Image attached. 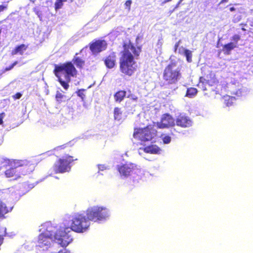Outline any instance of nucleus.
Masks as SVG:
<instances>
[{
  "instance_id": "obj_11",
  "label": "nucleus",
  "mask_w": 253,
  "mask_h": 253,
  "mask_svg": "<svg viewBox=\"0 0 253 253\" xmlns=\"http://www.w3.org/2000/svg\"><path fill=\"white\" fill-rule=\"evenodd\" d=\"M73 161L72 157L69 156H65L60 159L55 163L54 170L56 172L63 173L68 171L70 169V163Z\"/></svg>"
},
{
  "instance_id": "obj_3",
  "label": "nucleus",
  "mask_w": 253,
  "mask_h": 253,
  "mask_svg": "<svg viewBox=\"0 0 253 253\" xmlns=\"http://www.w3.org/2000/svg\"><path fill=\"white\" fill-rule=\"evenodd\" d=\"M140 52V48L138 47L136 48L130 43L127 46L125 45L124 50L120 59V69L123 73L129 76L132 75L137 65L132 53L134 55L138 56Z\"/></svg>"
},
{
  "instance_id": "obj_49",
  "label": "nucleus",
  "mask_w": 253,
  "mask_h": 253,
  "mask_svg": "<svg viewBox=\"0 0 253 253\" xmlns=\"http://www.w3.org/2000/svg\"><path fill=\"white\" fill-rule=\"evenodd\" d=\"M27 246H28V245L26 244V245H25V248H27V249H29L28 248V247H27Z\"/></svg>"
},
{
  "instance_id": "obj_48",
  "label": "nucleus",
  "mask_w": 253,
  "mask_h": 253,
  "mask_svg": "<svg viewBox=\"0 0 253 253\" xmlns=\"http://www.w3.org/2000/svg\"><path fill=\"white\" fill-rule=\"evenodd\" d=\"M171 0H165V1L166 2H168V1H171Z\"/></svg>"
},
{
  "instance_id": "obj_10",
  "label": "nucleus",
  "mask_w": 253,
  "mask_h": 253,
  "mask_svg": "<svg viewBox=\"0 0 253 253\" xmlns=\"http://www.w3.org/2000/svg\"><path fill=\"white\" fill-rule=\"evenodd\" d=\"M156 132L154 127L149 126L144 128H135L133 136L142 142L148 141L155 137Z\"/></svg>"
},
{
  "instance_id": "obj_4",
  "label": "nucleus",
  "mask_w": 253,
  "mask_h": 253,
  "mask_svg": "<svg viewBox=\"0 0 253 253\" xmlns=\"http://www.w3.org/2000/svg\"><path fill=\"white\" fill-rule=\"evenodd\" d=\"M54 72L60 84L66 90L69 87L68 83L70 81L71 77H74L77 74V71L71 62L56 66Z\"/></svg>"
},
{
  "instance_id": "obj_47",
  "label": "nucleus",
  "mask_w": 253,
  "mask_h": 253,
  "mask_svg": "<svg viewBox=\"0 0 253 253\" xmlns=\"http://www.w3.org/2000/svg\"><path fill=\"white\" fill-rule=\"evenodd\" d=\"M13 189H14V188H13V187L10 188V191H13Z\"/></svg>"
},
{
  "instance_id": "obj_1",
  "label": "nucleus",
  "mask_w": 253,
  "mask_h": 253,
  "mask_svg": "<svg viewBox=\"0 0 253 253\" xmlns=\"http://www.w3.org/2000/svg\"><path fill=\"white\" fill-rule=\"evenodd\" d=\"M90 222L86 215L77 214L66 217L59 225V230L56 234V241L63 245H68L73 241L72 231L78 233L87 231Z\"/></svg>"
},
{
  "instance_id": "obj_23",
  "label": "nucleus",
  "mask_w": 253,
  "mask_h": 253,
  "mask_svg": "<svg viewBox=\"0 0 253 253\" xmlns=\"http://www.w3.org/2000/svg\"><path fill=\"white\" fill-rule=\"evenodd\" d=\"M180 42V41H179L175 43L174 45V51L175 52H178L179 54L184 55L188 49H185L183 46H181L178 48Z\"/></svg>"
},
{
  "instance_id": "obj_30",
  "label": "nucleus",
  "mask_w": 253,
  "mask_h": 253,
  "mask_svg": "<svg viewBox=\"0 0 253 253\" xmlns=\"http://www.w3.org/2000/svg\"><path fill=\"white\" fill-rule=\"evenodd\" d=\"M184 56L186 57V60L188 62H191L192 61V52L189 50H187Z\"/></svg>"
},
{
  "instance_id": "obj_37",
  "label": "nucleus",
  "mask_w": 253,
  "mask_h": 253,
  "mask_svg": "<svg viewBox=\"0 0 253 253\" xmlns=\"http://www.w3.org/2000/svg\"><path fill=\"white\" fill-rule=\"evenodd\" d=\"M163 43L162 39H159L157 43V46L158 48H160L162 47Z\"/></svg>"
},
{
  "instance_id": "obj_32",
  "label": "nucleus",
  "mask_w": 253,
  "mask_h": 253,
  "mask_svg": "<svg viewBox=\"0 0 253 253\" xmlns=\"http://www.w3.org/2000/svg\"><path fill=\"white\" fill-rule=\"evenodd\" d=\"M64 97V95L60 92L58 91L56 95V98L57 101H61L62 99Z\"/></svg>"
},
{
  "instance_id": "obj_22",
  "label": "nucleus",
  "mask_w": 253,
  "mask_h": 253,
  "mask_svg": "<svg viewBox=\"0 0 253 253\" xmlns=\"http://www.w3.org/2000/svg\"><path fill=\"white\" fill-rule=\"evenodd\" d=\"M126 95V91L123 90L119 91L115 94V99L116 101L120 102L123 100Z\"/></svg>"
},
{
  "instance_id": "obj_21",
  "label": "nucleus",
  "mask_w": 253,
  "mask_h": 253,
  "mask_svg": "<svg viewBox=\"0 0 253 253\" xmlns=\"http://www.w3.org/2000/svg\"><path fill=\"white\" fill-rule=\"evenodd\" d=\"M224 103L227 106H231L235 101L234 97L230 96L229 95H225L223 97Z\"/></svg>"
},
{
  "instance_id": "obj_20",
  "label": "nucleus",
  "mask_w": 253,
  "mask_h": 253,
  "mask_svg": "<svg viewBox=\"0 0 253 253\" xmlns=\"http://www.w3.org/2000/svg\"><path fill=\"white\" fill-rule=\"evenodd\" d=\"M236 47H237V45H236V43H235L234 42H231L228 44H225L223 46V50L225 53H226L227 54H229L230 53V51Z\"/></svg>"
},
{
  "instance_id": "obj_6",
  "label": "nucleus",
  "mask_w": 253,
  "mask_h": 253,
  "mask_svg": "<svg viewBox=\"0 0 253 253\" xmlns=\"http://www.w3.org/2000/svg\"><path fill=\"white\" fill-rule=\"evenodd\" d=\"M86 215L89 221L101 223L107 221L110 216V211L106 207L94 205L86 211Z\"/></svg>"
},
{
  "instance_id": "obj_43",
  "label": "nucleus",
  "mask_w": 253,
  "mask_h": 253,
  "mask_svg": "<svg viewBox=\"0 0 253 253\" xmlns=\"http://www.w3.org/2000/svg\"><path fill=\"white\" fill-rule=\"evenodd\" d=\"M230 10L231 11H233L235 10V8H234V7H232L230 8Z\"/></svg>"
},
{
  "instance_id": "obj_12",
  "label": "nucleus",
  "mask_w": 253,
  "mask_h": 253,
  "mask_svg": "<svg viewBox=\"0 0 253 253\" xmlns=\"http://www.w3.org/2000/svg\"><path fill=\"white\" fill-rule=\"evenodd\" d=\"M175 125V120L169 114H164L160 122L156 124V126L159 128H164L170 126H173Z\"/></svg>"
},
{
  "instance_id": "obj_5",
  "label": "nucleus",
  "mask_w": 253,
  "mask_h": 253,
  "mask_svg": "<svg viewBox=\"0 0 253 253\" xmlns=\"http://www.w3.org/2000/svg\"><path fill=\"white\" fill-rule=\"evenodd\" d=\"M25 161H15L11 164V167L7 169L4 172L6 178L11 180H16L20 178L22 175H25L34 169V165L28 167Z\"/></svg>"
},
{
  "instance_id": "obj_26",
  "label": "nucleus",
  "mask_w": 253,
  "mask_h": 253,
  "mask_svg": "<svg viewBox=\"0 0 253 253\" xmlns=\"http://www.w3.org/2000/svg\"><path fill=\"white\" fill-rule=\"evenodd\" d=\"M114 116L115 120L120 121L122 119V111L118 107H116L114 110Z\"/></svg>"
},
{
  "instance_id": "obj_19",
  "label": "nucleus",
  "mask_w": 253,
  "mask_h": 253,
  "mask_svg": "<svg viewBox=\"0 0 253 253\" xmlns=\"http://www.w3.org/2000/svg\"><path fill=\"white\" fill-rule=\"evenodd\" d=\"M27 48V46L25 44H21L16 47L11 52L12 55H22Z\"/></svg>"
},
{
  "instance_id": "obj_14",
  "label": "nucleus",
  "mask_w": 253,
  "mask_h": 253,
  "mask_svg": "<svg viewBox=\"0 0 253 253\" xmlns=\"http://www.w3.org/2000/svg\"><path fill=\"white\" fill-rule=\"evenodd\" d=\"M176 125L182 127H188L192 126L193 122L187 116L180 114L177 117L175 120Z\"/></svg>"
},
{
  "instance_id": "obj_25",
  "label": "nucleus",
  "mask_w": 253,
  "mask_h": 253,
  "mask_svg": "<svg viewBox=\"0 0 253 253\" xmlns=\"http://www.w3.org/2000/svg\"><path fill=\"white\" fill-rule=\"evenodd\" d=\"M74 63L77 67L82 68L84 65V61L77 55L73 59Z\"/></svg>"
},
{
  "instance_id": "obj_13",
  "label": "nucleus",
  "mask_w": 253,
  "mask_h": 253,
  "mask_svg": "<svg viewBox=\"0 0 253 253\" xmlns=\"http://www.w3.org/2000/svg\"><path fill=\"white\" fill-rule=\"evenodd\" d=\"M138 152L140 156L145 158L144 153L160 154L162 152V150L156 145L152 144L148 146L140 148L138 150Z\"/></svg>"
},
{
  "instance_id": "obj_35",
  "label": "nucleus",
  "mask_w": 253,
  "mask_h": 253,
  "mask_svg": "<svg viewBox=\"0 0 253 253\" xmlns=\"http://www.w3.org/2000/svg\"><path fill=\"white\" fill-rule=\"evenodd\" d=\"M98 168L99 171H102L104 169H106L107 167L104 165H98Z\"/></svg>"
},
{
  "instance_id": "obj_2",
  "label": "nucleus",
  "mask_w": 253,
  "mask_h": 253,
  "mask_svg": "<svg viewBox=\"0 0 253 253\" xmlns=\"http://www.w3.org/2000/svg\"><path fill=\"white\" fill-rule=\"evenodd\" d=\"M59 230V227L55 226L50 222L42 224L39 229L41 233L39 235L36 245L37 253H50L57 244L61 247H66L68 245H63L58 242L55 236Z\"/></svg>"
},
{
  "instance_id": "obj_34",
  "label": "nucleus",
  "mask_w": 253,
  "mask_h": 253,
  "mask_svg": "<svg viewBox=\"0 0 253 253\" xmlns=\"http://www.w3.org/2000/svg\"><path fill=\"white\" fill-rule=\"evenodd\" d=\"M83 91V90H79L77 92L78 95L81 97L82 99H83L85 96Z\"/></svg>"
},
{
  "instance_id": "obj_33",
  "label": "nucleus",
  "mask_w": 253,
  "mask_h": 253,
  "mask_svg": "<svg viewBox=\"0 0 253 253\" xmlns=\"http://www.w3.org/2000/svg\"><path fill=\"white\" fill-rule=\"evenodd\" d=\"M240 39V36L238 35H235L232 38V40L237 45V43Z\"/></svg>"
},
{
  "instance_id": "obj_7",
  "label": "nucleus",
  "mask_w": 253,
  "mask_h": 253,
  "mask_svg": "<svg viewBox=\"0 0 253 253\" xmlns=\"http://www.w3.org/2000/svg\"><path fill=\"white\" fill-rule=\"evenodd\" d=\"M117 169L123 178H127L129 176L134 178L136 175L141 177L143 174V170L140 167L131 162H126L125 164L118 165Z\"/></svg>"
},
{
  "instance_id": "obj_39",
  "label": "nucleus",
  "mask_w": 253,
  "mask_h": 253,
  "mask_svg": "<svg viewBox=\"0 0 253 253\" xmlns=\"http://www.w3.org/2000/svg\"><path fill=\"white\" fill-rule=\"evenodd\" d=\"M5 116L4 113H2L0 114V125H1L3 123V119Z\"/></svg>"
},
{
  "instance_id": "obj_51",
  "label": "nucleus",
  "mask_w": 253,
  "mask_h": 253,
  "mask_svg": "<svg viewBox=\"0 0 253 253\" xmlns=\"http://www.w3.org/2000/svg\"><path fill=\"white\" fill-rule=\"evenodd\" d=\"M3 229L4 230V231H5L6 229L5 228H3Z\"/></svg>"
},
{
  "instance_id": "obj_41",
  "label": "nucleus",
  "mask_w": 253,
  "mask_h": 253,
  "mask_svg": "<svg viewBox=\"0 0 253 253\" xmlns=\"http://www.w3.org/2000/svg\"><path fill=\"white\" fill-rule=\"evenodd\" d=\"M21 97V94L19 93H18L15 94V98L19 99Z\"/></svg>"
},
{
  "instance_id": "obj_42",
  "label": "nucleus",
  "mask_w": 253,
  "mask_h": 253,
  "mask_svg": "<svg viewBox=\"0 0 253 253\" xmlns=\"http://www.w3.org/2000/svg\"><path fill=\"white\" fill-rule=\"evenodd\" d=\"M3 242V238L0 235V246L2 244Z\"/></svg>"
},
{
  "instance_id": "obj_8",
  "label": "nucleus",
  "mask_w": 253,
  "mask_h": 253,
  "mask_svg": "<svg viewBox=\"0 0 253 253\" xmlns=\"http://www.w3.org/2000/svg\"><path fill=\"white\" fill-rule=\"evenodd\" d=\"M198 86L203 90H208V87H211L212 90L218 93L222 90V85L218 84L214 74L212 73H210L205 77H200Z\"/></svg>"
},
{
  "instance_id": "obj_24",
  "label": "nucleus",
  "mask_w": 253,
  "mask_h": 253,
  "mask_svg": "<svg viewBox=\"0 0 253 253\" xmlns=\"http://www.w3.org/2000/svg\"><path fill=\"white\" fill-rule=\"evenodd\" d=\"M248 91V89L246 87L241 86L237 90L234 91V92L237 96H241L246 95Z\"/></svg>"
},
{
  "instance_id": "obj_27",
  "label": "nucleus",
  "mask_w": 253,
  "mask_h": 253,
  "mask_svg": "<svg viewBox=\"0 0 253 253\" xmlns=\"http://www.w3.org/2000/svg\"><path fill=\"white\" fill-rule=\"evenodd\" d=\"M197 90L195 88L191 87L187 90L186 96L192 98L197 94Z\"/></svg>"
},
{
  "instance_id": "obj_36",
  "label": "nucleus",
  "mask_w": 253,
  "mask_h": 253,
  "mask_svg": "<svg viewBox=\"0 0 253 253\" xmlns=\"http://www.w3.org/2000/svg\"><path fill=\"white\" fill-rule=\"evenodd\" d=\"M131 4V1L130 0H127L125 3V6L126 7H128V10H130V5Z\"/></svg>"
},
{
  "instance_id": "obj_40",
  "label": "nucleus",
  "mask_w": 253,
  "mask_h": 253,
  "mask_svg": "<svg viewBox=\"0 0 253 253\" xmlns=\"http://www.w3.org/2000/svg\"><path fill=\"white\" fill-rule=\"evenodd\" d=\"M6 8V6H4L3 5H0V12L3 11Z\"/></svg>"
},
{
  "instance_id": "obj_16",
  "label": "nucleus",
  "mask_w": 253,
  "mask_h": 253,
  "mask_svg": "<svg viewBox=\"0 0 253 253\" xmlns=\"http://www.w3.org/2000/svg\"><path fill=\"white\" fill-rule=\"evenodd\" d=\"M129 99L126 102V107L128 110H131L136 105L138 97L136 95L130 93L127 95Z\"/></svg>"
},
{
  "instance_id": "obj_44",
  "label": "nucleus",
  "mask_w": 253,
  "mask_h": 253,
  "mask_svg": "<svg viewBox=\"0 0 253 253\" xmlns=\"http://www.w3.org/2000/svg\"><path fill=\"white\" fill-rule=\"evenodd\" d=\"M228 0H222L221 3L227 2Z\"/></svg>"
},
{
  "instance_id": "obj_46",
  "label": "nucleus",
  "mask_w": 253,
  "mask_h": 253,
  "mask_svg": "<svg viewBox=\"0 0 253 253\" xmlns=\"http://www.w3.org/2000/svg\"><path fill=\"white\" fill-rule=\"evenodd\" d=\"M171 134L172 135H174V133L172 129L171 130Z\"/></svg>"
},
{
  "instance_id": "obj_15",
  "label": "nucleus",
  "mask_w": 253,
  "mask_h": 253,
  "mask_svg": "<svg viewBox=\"0 0 253 253\" xmlns=\"http://www.w3.org/2000/svg\"><path fill=\"white\" fill-rule=\"evenodd\" d=\"M106 46L107 43L105 41L98 40L90 45V49L93 54H96L105 50Z\"/></svg>"
},
{
  "instance_id": "obj_50",
  "label": "nucleus",
  "mask_w": 253,
  "mask_h": 253,
  "mask_svg": "<svg viewBox=\"0 0 253 253\" xmlns=\"http://www.w3.org/2000/svg\"><path fill=\"white\" fill-rule=\"evenodd\" d=\"M34 244L32 245V248L34 247Z\"/></svg>"
},
{
  "instance_id": "obj_29",
  "label": "nucleus",
  "mask_w": 253,
  "mask_h": 253,
  "mask_svg": "<svg viewBox=\"0 0 253 253\" xmlns=\"http://www.w3.org/2000/svg\"><path fill=\"white\" fill-rule=\"evenodd\" d=\"M161 138L164 144H169L171 141V137L169 135L163 134L161 136Z\"/></svg>"
},
{
  "instance_id": "obj_28",
  "label": "nucleus",
  "mask_w": 253,
  "mask_h": 253,
  "mask_svg": "<svg viewBox=\"0 0 253 253\" xmlns=\"http://www.w3.org/2000/svg\"><path fill=\"white\" fill-rule=\"evenodd\" d=\"M73 0H56V1L55 3V9H60L61 8L63 2L67 1V2H71Z\"/></svg>"
},
{
  "instance_id": "obj_17",
  "label": "nucleus",
  "mask_w": 253,
  "mask_h": 253,
  "mask_svg": "<svg viewBox=\"0 0 253 253\" xmlns=\"http://www.w3.org/2000/svg\"><path fill=\"white\" fill-rule=\"evenodd\" d=\"M116 61V55L114 53H112L105 59V63L106 66L109 68H113Z\"/></svg>"
},
{
  "instance_id": "obj_9",
  "label": "nucleus",
  "mask_w": 253,
  "mask_h": 253,
  "mask_svg": "<svg viewBox=\"0 0 253 253\" xmlns=\"http://www.w3.org/2000/svg\"><path fill=\"white\" fill-rule=\"evenodd\" d=\"M180 71L179 66L175 62H172L165 68L163 76L164 79L169 84H175L180 77Z\"/></svg>"
},
{
  "instance_id": "obj_18",
  "label": "nucleus",
  "mask_w": 253,
  "mask_h": 253,
  "mask_svg": "<svg viewBox=\"0 0 253 253\" xmlns=\"http://www.w3.org/2000/svg\"><path fill=\"white\" fill-rule=\"evenodd\" d=\"M11 211V209H9L6 204L0 201V218H4V215Z\"/></svg>"
},
{
  "instance_id": "obj_38",
  "label": "nucleus",
  "mask_w": 253,
  "mask_h": 253,
  "mask_svg": "<svg viewBox=\"0 0 253 253\" xmlns=\"http://www.w3.org/2000/svg\"><path fill=\"white\" fill-rule=\"evenodd\" d=\"M18 63V62L17 61H15L12 64V65L8 67V68H6V70H11V69H12Z\"/></svg>"
},
{
  "instance_id": "obj_45",
  "label": "nucleus",
  "mask_w": 253,
  "mask_h": 253,
  "mask_svg": "<svg viewBox=\"0 0 253 253\" xmlns=\"http://www.w3.org/2000/svg\"><path fill=\"white\" fill-rule=\"evenodd\" d=\"M183 0H180L177 4V6L180 4V3L183 1Z\"/></svg>"
},
{
  "instance_id": "obj_31",
  "label": "nucleus",
  "mask_w": 253,
  "mask_h": 253,
  "mask_svg": "<svg viewBox=\"0 0 253 253\" xmlns=\"http://www.w3.org/2000/svg\"><path fill=\"white\" fill-rule=\"evenodd\" d=\"M50 253H72L71 252L67 251L66 249H62L59 250L58 252L55 251V247L51 250Z\"/></svg>"
}]
</instances>
